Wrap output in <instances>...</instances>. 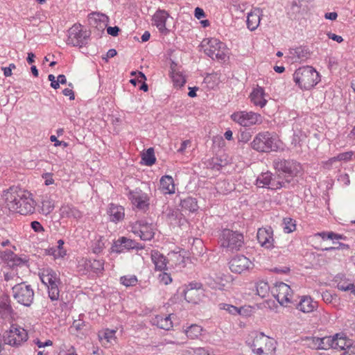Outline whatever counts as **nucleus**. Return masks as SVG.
<instances>
[{"instance_id":"6e6552de","label":"nucleus","mask_w":355,"mask_h":355,"mask_svg":"<svg viewBox=\"0 0 355 355\" xmlns=\"http://www.w3.org/2000/svg\"><path fill=\"white\" fill-rule=\"evenodd\" d=\"M13 298L20 304L30 306L34 299V291L25 282L17 283L12 288Z\"/></svg>"},{"instance_id":"37998d69","label":"nucleus","mask_w":355,"mask_h":355,"mask_svg":"<svg viewBox=\"0 0 355 355\" xmlns=\"http://www.w3.org/2000/svg\"><path fill=\"white\" fill-rule=\"evenodd\" d=\"M270 287L266 282L260 281L256 284L257 294L262 298L267 296Z\"/></svg>"},{"instance_id":"e433bc0d","label":"nucleus","mask_w":355,"mask_h":355,"mask_svg":"<svg viewBox=\"0 0 355 355\" xmlns=\"http://www.w3.org/2000/svg\"><path fill=\"white\" fill-rule=\"evenodd\" d=\"M90 19L94 21V25L99 29L103 30L108 24L109 18L107 15L101 13L91 14Z\"/></svg>"},{"instance_id":"aec40b11","label":"nucleus","mask_w":355,"mask_h":355,"mask_svg":"<svg viewBox=\"0 0 355 355\" xmlns=\"http://www.w3.org/2000/svg\"><path fill=\"white\" fill-rule=\"evenodd\" d=\"M257 237L262 247L268 249L273 248V231L270 227L259 228L257 231Z\"/></svg>"},{"instance_id":"6ab92c4d","label":"nucleus","mask_w":355,"mask_h":355,"mask_svg":"<svg viewBox=\"0 0 355 355\" xmlns=\"http://www.w3.org/2000/svg\"><path fill=\"white\" fill-rule=\"evenodd\" d=\"M112 251L120 253L124 250L143 249L144 245L132 239L126 237H121L116 240L112 245Z\"/></svg>"},{"instance_id":"680f3d73","label":"nucleus","mask_w":355,"mask_h":355,"mask_svg":"<svg viewBox=\"0 0 355 355\" xmlns=\"http://www.w3.org/2000/svg\"><path fill=\"white\" fill-rule=\"evenodd\" d=\"M337 288L340 291H351L352 288H353V284H345L339 283L337 285Z\"/></svg>"},{"instance_id":"dca6fc26","label":"nucleus","mask_w":355,"mask_h":355,"mask_svg":"<svg viewBox=\"0 0 355 355\" xmlns=\"http://www.w3.org/2000/svg\"><path fill=\"white\" fill-rule=\"evenodd\" d=\"M327 339L329 340L326 345L327 350L334 349L345 352L347 349H350L353 345V341L347 338L343 334H336L334 336H327Z\"/></svg>"},{"instance_id":"5fc2aeb1","label":"nucleus","mask_w":355,"mask_h":355,"mask_svg":"<svg viewBox=\"0 0 355 355\" xmlns=\"http://www.w3.org/2000/svg\"><path fill=\"white\" fill-rule=\"evenodd\" d=\"M146 80V78L145 75L142 72H138V74L137 75L135 78L131 79L130 82L133 85H136L137 82L141 83Z\"/></svg>"},{"instance_id":"39448f33","label":"nucleus","mask_w":355,"mask_h":355,"mask_svg":"<svg viewBox=\"0 0 355 355\" xmlns=\"http://www.w3.org/2000/svg\"><path fill=\"white\" fill-rule=\"evenodd\" d=\"M220 246L225 252L239 251L244 243L243 235L237 231L225 229L219 237Z\"/></svg>"},{"instance_id":"79ce46f5","label":"nucleus","mask_w":355,"mask_h":355,"mask_svg":"<svg viewBox=\"0 0 355 355\" xmlns=\"http://www.w3.org/2000/svg\"><path fill=\"white\" fill-rule=\"evenodd\" d=\"M220 309L225 310L232 315H243L244 309L243 307L238 308L231 304L222 303L219 304Z\"/></svg>"},{"instance_id":"2f4dec72","label":"nucleus","mask_w":355,"mask_h":355,"mask_svg":"<svg viewBox=\"0 0 355 355\" xmlns=\"http://www.w3.org/2000/svg\"><path fill=\"white\" fill-rule=\"evenodd\" d=\"M151 259L155 265V268L156 270H159L162 272L168 270V259H166V257L159 252H153L151 254Z\"/></svg>"},{"instance_id":"20e7f679","label":"nucleus","mask_w":355,"mask_h":355,"mask_svg":"<svg viewBox=\"0 0 355 355\" xmlns=\"http://www.w3.org/2000/svg\"><path fill=\"white\" fill-rule=\"evenodd\" d=\"M252 342L248 340V345L252 352L257 355L272 354L275 349V341L274 339L265 336L263 333H252L251 335Z\"/></svg>"},{"instance_id":"9b49d317","label":"nucleus","mask_w":355,"mask_h":355,"mask_svg":"<svg viewBox=\"0 0 355 355\" xmlns=\"http://www.w3.org/2000/svg\"><path fill=\"white\" fill-rule=\"evenodd\" d=\"M281 173L277 177H272L270 172L263 173L259 175L257 179V186L261 188H268L270 189H279L285 187L286 183L290 182V180L286 178L285 182L280 180Z\"/></svg>"},{"instance_id":"49530a36","label":"nucleus","mask_w":355,"mask_h":355,"mask_svg":"<svg viewBox=\"0 0 355 355\" xmlns=\"http://www.w3.org/2000/svg\"><path fill=\"white\" fill-rule=\"evenodd\" d=\"M171 78L175 87H182L186 82L184 76L181 73L177 71L172 72Z\"/></svg>"},{"instance_id":"423d86ee","label":"nucleus","mask_w":355,"mask_h":355,"mask_svg":"<svg viewBox=\"0 0 355 355\" xmlns=\"http://www.w3.org/2000/svg\"><path fill=\"white\" fill-rule=\"evenodd\" d=\"M201 47L205 53L213 60L225 61L227 58L225 44L216 38L204 39L201 42Z\"/></svg>"},{"instance_id":"4468645a","label":"nucleus","mask_w":355,"mask_h":355,"mask_svg":"<svg viewBox=\"0 0 355 355\" xmlns=\"http://www.w3.org/2000/svg\"><path fill=\"white\" fill-rule=\"evenodd\" d=\"M131 232L143 241H150L155 235V229L152 224L139 220L130 225Z\"/></svg>"},{"instance_id":"a18cd8bd","label":"nucleus","mask_w":355,"mask_h":355,"mask_svg":"<svg viewBox=\"0 0 355 355\" xmlns=\"http://www.w3.org/2000/svg\"><path fill=\"white\" fill-rule=\"evenodd\" d=\"M138 280L135 275H128L120 278V282L126 287L134 286L137 284Z\"/></svg>"},{"instance_id":"cd10ccee","label":"nucleus","mask_w":355,"mask_h":355,"mask_svg":"<svg viewBox=\"0 0 355 355\" xmlns=\"http://www.w3.org/2000/svg\"><path fill=\"white\" fill-rule=\"evenodd\" d=\"M266 96L264 89L257 86L250 94V99L254 105L263 107L267 103Z\"/></svg>"},{"instance_id":"9d476101","label":"nucleus","mask_w":355,"mask_h":355,"mask_svg":"<svg viewBox=\"0 0 355 355\" xmlns=\"http://www.w3.org/2000/svg\"><path fill=\"white\" fill-rule=\"evenodd\" d=\"M230 117L234 122L243 127H250L263 122L261 115L254 112L239 111L234 112Z\"/></svg>"},{"instance_id":"1a4fd4ad","label":"nucleus","mask_w":355,"mask_h":355,"mask_svg":"<svg viewBox=\"0 0 355 355\" xmlns=\"http://www.w3.org/2000/svg\"><path fill=\"white\" fill-rule=\"evenodd\" d=\"M5 344L18 347L28 340V333L23 327L17 324H12L9 330L3 334Z\"/></svg>"},{"instance_id":"2eb2a0df","label":"nucleus","mask_w":355,"mask_h":355,"mask_svg":"<svg viewBox=\"0 0 355 355\" xmlns=\"http://www.w3.org/2000/svg\"><path fill=\"white\" fill-rule=\"evenodd\" d=\"M275 169L285 176L293 178L297 176L302 171L301 165L294 161L275 160L273 162Z\"/></svg>"},{"instance_id":"c9c22d12","label":"nucleus","mask_w":355,"mask_h":355,"mask_svg":"<svg viewBox=\"0 0 355 355\" xmlns=\"http://www.w3.org/2000/svg\"><path fill=\"white\" fill-rule=\"evenodd\" d=\"M84 265L87 270L95 273L101 272L104 270V261L102 259H86Z\"/></svg>"},{"instance_id":"de8ad7c7","label":"nucleus","mask_w":355,"mask_h":355,"mask_svg":"<svg viewBox=\"0 0 355 355\" xmlns=\"http://www.w3.org/2000/svg\"><path fill=\"white\" fill-rule=\"evenodd\" d=\"M283 228L286 233H291L296 229L295 221L291 218H285L283 220Z\"/></svg>"},{"instance_id":"7ed1b4c3","label":"nucleus","mask_w":355,"mask_h":355,"mask_svg":"<svg viewBox=\"0 0 355 355\" xmlns=\"http://www.w3.org/2000/svg\"><path fill=\"white\" fill-rule=\"evenodd\" d=\"M295 83L302 90H309L320 80L319 73L311 66L298 68L293 73Z\"/></svg>"},{"instance_id":"f3484780","label":"nucleus","mask_w":355,"mask_h":355,"mask_svg":"<svg viewBox=\"0 0 355 355\" xmlns=\"http://www.w3.org/2000/svg\"><path fill=\"white\" fill-rule=\"evenodd\" d=\"M128 199L134 207L140 210H146L150 205L149 196L140 189L129 190Z\"/></svg>"},{"instance_id":"a211bd4d","label":"nucleus","mask_w":355,"mask_h":355,"mask_svg":"<svg viewBox=\"0 0 355 355\" xmlns=\"http://www.w3.org/2000/svg\"><path fill=\"white\" fill-rule=\"evenodd\" d=\"M253 266V263L244 255H236L229 262L230 270L239 274L250 270Z\"/></svg>"},{"instance_id":"412c9836","label":"nucleus","mask_w":355,"mask_h":355,"mask_svg":"<svg viewBox=\"0 0 355 355\" xmlns=\"http://www.w3.org/2000/svg\"><path fill=\"white\" fill-rule=\"evenodd\" d=\"M230 277L225 275H215L206 278V284L213 289L225 290L230 285Z\"/></svg>"},{"instance_id":"c85d7f7f","label":"nucleus","mask_w":355,"mask_h":355,"mask_svg":"<svg viewBox=\"0 0 355 355\" xmlns=\"http://www.w3.org/2000/svg\"><path fill=\"white\" fill-rule=\"evenodd\" d=\"M262 11L259 8H254L247 16V26L251 31L257 28L260 24Z\"/></svg>"},{"instance_id":"ea45409f","label":"nucleus","mask_w":355,"mask_h":355,"mask_svg":"<svg viewBox=\"0 0 355 355\" xmlns=\"http://www.w3.org/2000/svg\"><path fill=\"white\" fill-rule=\"evenodd\" d=\"M180 205L182 209L187 210L190 212L196 211L198 208L196 198L192 197H187L181 200Z\"/></svg>"},{"instance_id":"f03ea898","label":"nucleus","mask_w":355,"mask_h":355,"mask_svg":"<svg viewBox=\"0 0 355 355\" xmlns=\"http://www.w3.org/2000/svg\"><path fill=\"white\" fill-rule=\"evenodd\" d=\"M250 146L259 153L277 151L280 146V141L274 132H260L255 135Z\"/></svg>"},{"instance_id":"338daca9","label":"nucleus","mask_w":355,"mask_h":355,"mask_svg":"<svg viewBox=\"0 0 355 355\" xmlns=\"http://www.w3.org/2000/svg\"><path fill=\"white\" fill-rule=\"evenodd\" d=\"M194 16H195L198 19H201V18L205 17V13L204 10H203L202 8L197 7V8L195 9V11H194Z\"/></svg>"},{"instance_id":"052dcab7","label":"nucleus","mask_w":355,"mask_h":355,"mask_svg":"<svg viewBox=\"0 0 355 355\" xmlns=\"http://www.w3.org/2000/svg\"><path fill=\"white\" fill-rule=\"evenodd\" d=\"M120 29L118 26H109L107 28V34L116 37L118 35Z\"/></svg>"},{"instance_id":"09e8293b","label":"nucleus","mask_w":355,"mask_h":355,"mask_svg":"<svg viewBox=\"0 0 355 355\" xmlns=\"http://www.w3.org/2000/svg\"><path fill=\"white\" fill-rule=\"evenodd\" d=\"M64 241L58 240V249L54 251V257L55 258L64 257L66 255V250L63 248Z\"/></svg>"},{"instance_id":"69168bd1","label":"nucleus","mask_w":355,"mask_h":355,"mask_svg":"<svg viewBox=\"0 0 355 355\" xmlns=\"http://www.w3.org/2000/svg\"><path fill=\"white\" fill-rule=\"evenodd\" d=\"M251 138V134L249 132L244 131L241 133V141L247 143Z\"/></svg>"},{"instance_id":"72a5a7b5","label":"nucleus","mask_w":355,"mask_h":355,"mask_svg":"<svg viewBox=\"0 0 355 355\" xmlns=\"http://www.w3.org/2000/svg\"><path fill=\"white\" fill-rule=\"evenodd\" d=\"M190 288H187L184 291V299L190 303L197 304L200 300L202 294V291L199 288H193L190 285Z\"/></svg>"},{"instance_id":"5701e85b","label":"nucleus","mask_w":355,"mask_h":355,"mask_svg":"<svg viewBox=\"0 0 355 355\" xmlns=\"http://www.w3.org/2000/svg\"><path fill=\"white\" fill-rule=\"evenodd\" d=\"M327 336L323 338H318L315 336H306L302 338L303 345L313 349H322L327 350V344L329 340L327 339Z\"/></svg>"},{"instance_id":"b1692460","label":"nucleus","mask_w":355,"mask_h":355,"mask_svg":"<svg viewBox=\"0 0 355 355\" xmlns=\"http://www.w3.org/2000/svg\"><path fill=\"white\" fill-rule=\"evenodd\" d=\"M169 17V14L164 10H158L153 17V24L161 33H166V19Z\"/></svg>"},{"instance_id":"bf43d9fd","label":"nucleus","mask_w":355,"mask_h":355,"mask_svg":"<svg viewBox=\"0 0 355 355\" xmlns=\"http://www.w3.org/2000/svg\"><path fill=\"white\" fill-rule=\"evenodd\" d=\"M191 146V141L189 139L184 140L182 142L181 146L179 149H178V153L181 154L184 153L185 150Z\"/></svg>"},{"instance_id":"7c9ffc66","label":"nucleus","mask_w":355,"mask_h":355,"mask_svg":"<svg viewBox=\"0 0 355 355\" xmlns=\"http://www.w3.org/2000/svg\"><path fill=\"white\" fill-rule=\"evenodd\" d=\"M159 190L164 194H173L175 192L173 179L170 175H164L159 180Z\"/></svg>"},{"instance_id":"0e129e2a","label":"nucleus","mask_w":355,"mask_h":355,"mask_svg":"<svg viewBox=\"0 0 355 355\" xmlns=\"http://www.w3.org/2000/svg\"><path fill=\"white\" fill-rule=\"evenodd\" d=\"M327 36L329 39H331L338 43H341L343 41V39L341 36L332 33L331 32L327 33Z\"/></svg>"},{"instance_id":"c03bdc74","label":"nucleus","mask_w":355,"mask_h":355,"mask_svg":"<svg viewBox=\"0 0 355 355\" xmlns=\"http://www.w3.org/2000/svg\"><path fill=\"white\" fill-rule=\"evenodd\" d=\"M142 159L147 166H152L155 162V157L154 154V150L152 148H148L142 155Z\"/></svg>"},{"instance_id":"774afa93","label":"nucleus","mask_w":355,"mask_h":355,"mask_svg":"<svg viewBox=\"0 0 355 355\" xmlns=\"http://www.w3.org/2000/svg\"><path fill=\"white\" fill-rule=\"evenodd\" d=\"M193 355H209L208 351L203 347H198L194 349Z\"/></svg>"},{"instance_id":"a19ab883","label":"nucleus","mask_w":355,"mask_h":355,"mask_svg":"<svg viewBox=\"0 0 355 355\" xmlns=\"http://www.w3.org/2000/svg\"><path fill=\"white\" fill-rule=\"evenodd\" d=\"M54 209V202L49 198H45L42 201L40 212L44 215L49 214Z\"/></svg>"},{"instance_id":"f704fd0d","label":"nucleus","mask_w":355,"mask_h":355,"mask_svg":"<svg viewBox=\"0 0 355 355\" xmlns=\"http://www.w3.org/2000/svg\"><path fill=\"white\" fill-rule=\"evenodd\" d=\"M108 214L110 220L114 222L121 220L125 216L123 207L114 204L110 205Z\"/></svg>"},{"instance_id":"e2e57ef3","label":"nucleus","mask_w":355,"mask_h":355,"mask_svg":"<svg viewBox=\"0 0 355 355\" xmlns=\"http://www.w3.org/2000/svg\"><path fill=\"white\" fill-rule=\"evenodd\" d=\"M335 162H336V159L335 157H333L330 158L329 159H328L327 161L322 162V166L324 168L329 170V169H331L332 165Z\"/></svg>"},{"instance_id":"f257e3e1","label":"nucleus","mask_w":355,"mask_h":355,"mask_svg":"<svg viewBox=\"0 0 355 355\" xmlns=\"http://www.w3.org/2000/svg\"><path fill=\"white\" fill-rule=\"evenodd\" d=\"M7 207L12 211L27 215L34 212L35 203L32 194L17 187H10L3 193Z\"/></svg>"},{"instance_id":"f8f14e48","label":"nucleus","mask_w":355,"mask_h":355,"mask_svg":"<svg viewBox=\"0 0 355 355\" xmlns=\"http://www.w3.org/2000/svg\"><path fill=\"white\" fill-rule=\"evenodd\" d=\"M89 34L83 30L80 24L73 25L68 31L67 43L73 46H83L87 43Z\"/></svg>"},{"instance_id":"ddd939ff","label":"nucleus","mask_w":355,"mask_h":355,"mask_svg":"<svg viewBox=\"0 0 355 355\" xmlns=\"http://www.w3.org/2000/svg\"><path fill=\"white\" fill-rule=\"evenodd\" d=\"M271 292L282 306H287L291 302L293 293L288 284L284 282L276 283L272 288Z\"/></svg>"},{"instance_id":"58836bf2","label":"nucleus","mask_w":355,"mask_h":355,"mask_svg":"<svg viewBox=\"0 0 355 355\" xmlns=\"http://www.w3.org/2000/svg\"><path fill=\"white\" fill-rule=\"evenodd\" d=\"M290 54L297 59H300L302 60H306L308 58L309 55V49L305 46H299L295 49H291Z\"/></svg>"},{"instance_id":"0eeeda50","label":"nucleus","mask_w":355,"mask_h":355,"mask_svg":"<svg viewBox=\"0 0 355 355\" xmlns=\"http://www.w3.org/2000/svg\"><path fill=\"white\" fill-rule=\"evenodd\" d=\"M39 276L42 282L48 288L50 299L53 301L57 300L60 293L58 288L60 279L58 275L51 268H46L40 270Z\"/></svg>"},{"instance_id":"473e14b6","label":"nucleus","mask_w":355,"mask_h":355,"mask_svg":"<svg viewBox=\"0 0 355 355\" xmlns=\"http://www.w3.org/2000/svg\"><path fill=\"white\" fill-rule=\"evenodd\" d=\"M153 325L157 327L168 331L173 327V322L171 315H156L152 319Z\"/></svg>"},{"instance_id":"864d4df0","label":"nucleus","mask_w":355,"mask_h":355,"mask_svg":"<svg viewBox=\"0 0 355 355\" xmlns=\"http://www.w3.org/2000/svg\"><path fill=\"white\" fill-rule=\"evenodd\" d=\"M115 330L106 329L104 332L103 337L107 342H111L115 339Z\"/></svg>"},{"instance_id":"c756f323","label":"nucleus","mask_w":355,"mask_h":355,"mask_svg":"<svg viewBox=\"0 0 355 355\" xmlns=\"http://www.w3.org/2000/svg\"><path fill=\"white\" fill-rule=\"evenodd\" d=\"M1 258L7 261L10 267L19 266L24 265L26 260L19 257L17 254H14L11 250H7L2 252Z\"/></svg>"},{"instance_id":"4d7b16f0","label":"nucleus","mask_w":355,"mask_h":355,"mask_svg":"<svg viewBox=\"0 0 355 355\" xmlns=\"http://www.w3.org/2000/svg\"><path fill=\"white\" fill-rule=\"evenodd\" d=\"M42 178L44 179V184L46 186L53 184L54 183V180L53 178V174L51 173H46L42 175Z\"/></svg>"},{"instance_id":"4c0bfd02","label":"nucleus","mask_w":355,"mask_h":355,"mask_svg":"<svg viewBox=\"0 0 355 355\" xmlns=\"http://www.w3.org/2000/svg\"><path fill=\"white\" fill-rule=\"evenodd\" d=\"M204 331L203 328L198 324H193L188 327L184 332L189 339L195 340L200 338Z\"/></svg>"},{"instance_id":"bb28decb","label":"nucleus","mask_w":355,"mask_h":355,"mask_svg":"<svg viewBox=\"0 0 355 355\" xmlns=\"http://www.w3.org/2000/svg\"><path fill=\"white\" fill-rule=\"evenodd\" d=\"M318 308V302L314 301L310 296L304 295L300 299L297 305V309L303 313H309Z\"/></svg>"},{"instance_id":"8fccbe9b","label":"nucleus","mask_w":355,"mask_h":355,"mask_svg":"<svg viewBox=\"0 0 355 355\" xmlns=\"http://www.w3.org/2000/svg\"><path fill=\"white\" fill-rule=\"evenodd\" d=\"M162 271L161 273L158 275V280L160 284L168 285L172 282V278L171 275L168 272Z\"/></svg>"},{"instance_id":"13d9d810","label":"nucleus","mask_w":355,"mask_h":355,"mask_svg":"<svg viewBox=\"0 0 355 355\" xmlns=\"http://www.w3.org/2000/svg\"><path fill=\"white\" fill-rule=\"evenodd\" d=\"M31 226L32 227V229L35 232H42L44 231V227H42V225H41V223L38 221H33L31 223Z\"/></svg>"},{"instance_id":"a878e982","label":"nucleus","mask_w":355,"mask_h":355,"mask_svg":"<svg viewBox=\"0 0 355 355\" xmlns=\"http://www.w3.org/2000/svg\"><path fill=\"white\" fill-rule=\"evenodd\" d=\"M61 218H73L79 220L82 218V212L72 205H63L60 209Z\"/></svg>"},{"instance_id":"4be33fe9","label":"nucleus","mask_w":355,"mask_h":355,"mask_svg":"<svg viewBox=\"0 0 355 355\" xmlns=\"http://www.w3.org/2000/svg\"><path fill=\"white\" fill-rule=\"evenodd\" d=\"M13 309L8 295L0 297V322H9L12 317Z\"/></svg>"},{"instance_id":"603ef678","label":"nucleus","mask_w":355,"mask_h":355,"mask_svg":"<svg viewBox=\"0 0 355 355\" xmlns=\"http://www.w3.org/2000/svg\"><path fill=\"white\" fill-rule=\"evenodd\" d=\"M322 300L326 303H332L334 300H335L337 297V295L336 294H333L331 292L326 291L322 293Z\"/></svg>"},{"instance_id":"393cba45","label":"nucleus","mask_w":355,"mask_h":355,"mask_svg":"<svg viewBox=\"0 0 355 355\" xmlns=\"http://www.w3.org/2000/svg\"><path fill=\"white\" fill-rule=\"evenodd\" d=\"M186 258L180 252H173L168 254V263L171 268L181 270L186 266Z\"/></svg>"},{"instance_id":"6e6d98bb","label":"nucleus","mask_w":355,"mask_h":355,"mask_svg":"<svg viewBox=\"0 0 355 355\" xmlns=\"http://www.w3.org/2000/svg\"><path fill=\"white\" fill-rule=\"evenodd\" d=\"M85 322L83 321L81 319L75 320L71 327V329H74L76 331L81 330L83 327L85 326Z\"/></svg>"},{"instance_id":"3c124183","label":"nucleus","mask_w":355,"mask_h":355,"mask_svg":"<svg viewBox=\"0 0 355 355\" xmlns=\"http://www.w3.org/2000/svg\"><path fill=\"white\" fill-rule=\"evenodd\" d=\"M353 155V151H347L345 153L338 154L337 156L335 157V158L336 159V162L343 161L347 162L352 160Z\"/></svg>"}]
</instances>
